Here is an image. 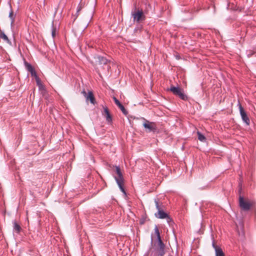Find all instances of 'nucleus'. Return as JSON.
Masks as SVG:
<instances>
[{"label": "nucleus", "instance_id": "nucleus-1", "mask_svg": "<svg viewBox=\"0 0 256 256\" xmlns=\"http://www.w3.org/2000/svg\"><path fill=\"white\" fill-rule=\"evenodd\" d=\"M96 65H100L106 72H109L110 69V62L105 57L98 56L94 57Z\"/></svg>", "mask_w": 256, "mask_h": 256}, {"label": "nucleus", "instance_id": "nucleus-2", "mask_svg": "<svg viewBox=\"0 0 256 256\" xmlns=\"http://www.w3.org/2000/svg\"><path fill=\"white\" fill-rule=\"evenodd\" d=\"M116 172L118 176L114 177L115 180L122 192L126 195V192L124 186V178L119 166H116Z\"/></svg>", "mask_w": 256, "mask_h": 256}, {"label": "nucleus", "instance_id": "nucleus-3", "mask_svg": "<svg viewBox=\"0 0 256 256\" xmlns=\"http://www.w3.org/2000/svg\"><path fill=\"white\" fill-rule=\"evenodd\" d=\"M168 90L172 92L174 95L178 96L180 99L184 100H188V96L184 94V90L180 87H175L174 86H171Z\"/></svg>", "mask_w": 256, "mask_h": 256}, {"label": "nucleus", "instance_id": "nucleus-4", "mask_svg": "<svg viewBox=\"0 0 256 256\" xmlns=\"http://www.w3.org/2000/svg\"><path fill=\"white\" fill-rule=\"evenodd\" d=\"M144 120V122L143 124L144 127L148 130V132H159V130L156 126V124L154 122H150L149 120L143 118Z\"/></svg>", "mask_w": 256, "mask_h": 256}, {"label": "nucleus", "instance_id": "nucleus-5", "mask_svg": "<svg viewBox=\"0 0 256 256\" xmlns=\"http://www.w3.org/2000/svg\"><path fill=\"white\" fill-rule=\"evenodd\" d=\"M134 21L138 23H140L142 22L145 20L146 17L144 15L142 10H138L134 12H132V14Z\"/></svg>", "mask_w": 256, "mask_h": 256}, {"label": "nucleus", "instance_id": "nucleus-6", "mask_svg": "<svg viewBox=\"0 0 256 256\" xmlns=\"http://www.w3.org/2000/svg\"><path fill=\"white\" fill-rule=\"evenodd\" d=\"M239 206L242 210L248 211L250 210L252 204L249 202L244 200V197L240 195Z\"/></svg>", "mask_w": 256, "mask_h": 256}, {"label": "nucleus", "instance_id": "nucleus-7", "mask_svg": "<svg viewBox=\"0 0 256 256\" xmlns=\"http://www.w3.org/2000/svg\"><path fill=\"white\" fill-rule=\"evenodd\" d=\"M239 109L240 116L242 117V120L243 122L247 125L249 126L250 124V120L248 116L247 115L246 112L244 110V108L242 106V105L239 103Z\"/></svg>", "mask_w": 256, "mask_h": 256}, {"label": "nucleus", "instance_id": "nucleus-8", "mask_svg": "<svg viewBox=\"0 0 256 256\" xmlns=\"http://www.w3.org/2000/svg\"><path fill=\"white\" fill-rule=\"evenodd\" d=\"M82 93L86 98V100H90V103L93 104H95L96 103L92 92L89 91L87 93L84 90L82 91Z\"/></svg>", "mask_w": 256, "mask_h": 256}, {"label": "nucleus", "instance_id": "nucleus-9", "mask_svg": "<svg viewBox=\"0 0 256 256\" xmlns=\"http://www.w3.org/2000/svg\"><path fill=\"white\" fill-rule=\"evenodd\" d=\"M102 115L105 117L106 122L108 124H112V118L109 110L107 107L104 108Z\"/></svg>", "mask_w": 256, "mask_h": 256}, {"label": "nucleus", "instance_id": "nucleus-10", "mask_svg": "<svg viewBox=\"0 0 256 256\" xmlns=\"http://www.w3.org/2000/svg\"><path fill=\"white\" fill-rule=\"evenodd\" d=\"M154 230L158 240V248H165V245L161 239L158 228L156 226H155Z\"/></svg>", "mask_w": 256, "mask_h": 256}, {"label": "nucleus", "instance_id": "nucleus-11", "mask_svg": "<svg viewBox=\"0 0 256 256\" xmlns=\"http://www.w3.org/2000/svg\"><path fill=\"white\" fill-rule=\"evenodd\" d=\"M114 103L116 104L118 106V107L120 109L122 113L126 116L128 114V111L126 110L124 106L115 97L113 98Z\"/></svg>", "mask_w": 256, "mask_h": 256}, {"label": "nucleus", "instance_id": "nucleus-12", "mask_svg": "<svg viewBox=\"0 0 256 256\" xmlns=\"http://www.w3.org/2000/svg\"><path fill=\"white\" fill-rule=\"evenodd\" d=\"M212 246L215 250L216 256H225L222 249L215 244L214 240L212 242Z\"/></svg>", "mask_w": 256, "mask_h": 256}, {"label": "nucleus", "instance_id": "nucleus-13", "mask_svg": "<svg viewBox=\"0 0 256 256\" xmlns=\"http://www.w3.org/2000/svg\"><path fill=\"white\" fill-rule=\"evenodd\" d=\"M154 201L158 211L164 209L165 206L164 204L160 200V199L158 198H155Z\"/></svg>", "mask_w": 256, "mask_h": 256}, {"label": "nucleus", "instance_id": "nucleus-14", "mask_svg": "<svg viewBox=\"0 0 256 256\" xmlns=\"http://www.w3.org/2000/svg\"><path fill=\"white\" fill-rule=\"evenodd\" d=\"M164 210L158 211L156 213L154 214L156 218L160 219H164L168 217V214L165 212Z\"/></svg>", "mask_w": 256, "mask_h": 256}, {"label": "nucleus", "instance_id": "nucleus-15", "mask_svg": "<svg viewBox=\"0 0 256 256\" xmlns=\"http://www.w3.org/2000/svg\"><path fill=\"white\" fill-rule=\"evenodd\" d=\"M14 224V230L17 232L19 233L21 230L22 228L20 226L16 221H14L13 222Z\"/></svg>", "mask_w": 256, "mask_h": 256}, {"label": "nucleus", "instance_id": "nucleus-16", "mask_svg": "<svg viewBox=\"0 0 256 256\" xmlns=\"http://www.w3.org/2000/svg\"><path fill=\"white\" fill-rule=\"evenodd\" d=\"M0 38L4 40L8 44H10L11 42L8 39V37L3 32L0 31Z\"/></svg>", "mask_w": 256, "mask_h": 256}, {"label": "nucleus", "instance_id": "nucleus-17", "mask_svg": "<svg viewBox=\"0 0 256 256\" xmlns=\"http://www.w3.org/2000/svg\"><path fill=\"white\" fill-rule=\"evenodd\" d=\"M16 15L14 14V12L12 10H11L10 14H9V18L11 20V24H13L14 22Z\"/></svg>", "mask_w": 256, "mask_h": 256}, {"label": "nucleus", "instance_id": "nucleus-18", "mask_svg": "<svg viewBox=\"0 0 256 256\" xmlns=\"http://www.w3.org/2000/svg\"><path fill=\"white\" fill-rule=\"evenodd\" d=\"M198 134V140H200L201 142H205L206 140V137L201 134L200 132H197Z\"/></svg>", "mask_w": 256, "mask_h": 256}, {"label": "nucleus", "instance_id": "nucleus-19", "mask_svg": "<svg viewBox=\"0 0 256 256\" xmlns=\"http://www.w3.org/2000/svg\"><path fill=\"white\" fill-rule=\"evenodd\" d=\"M157 252H158V256H163L164 254V248H158Z\"/></svg>", "mask_w": 256, "mask_h": 256}, {"label": "nucleus", "instance_id": "nucleus-20", "mask_svg": "<svg viewBox=\"0 0 256 256\" xmlns=\"http://www.w3.org/2000/svg\"><path fill=\"white\" fill-rule=\"evenodd\" d=\"M25 65H26V67L27 70L29 72H31L34 70V68L32 67V66L30 64H29L28 62H26Z\"/></svg>", "mask_w": 256, "mask_h": 256}, {"label": "nucleus", "instance_id": "nucleus-21", "mask_svg": "<svg viewBox=\"0 0 256 256\" xmlns=\"http://www.w3.org/2000/svg\"><path fill=\"white\" fill-rule=\"evenodd\" d=\"M35 80H36L37 86H38L40 88V87H42V84L41 80L40 78L38 76V77L36 78H35Z\"/></svg>", "mask_w": 256, "mask_h": 256}, {"label": "nucleus", "instance_id": "nucleus-22", "mask_svg": "<svg viewBox=\"0 0 256 256\" xmlns=\"http://www.w3.org/2000/svg\"><path fill=\"white\" fill-rule=\"evenodd\" d=\"M247 56L248 58H250L252 56H256V52L252 50H249L248 52Z\"/></svg>", "mask_w": 256, "mask_h": 256}, {"label": "nucleus", "instance_id": "nucleus-23", "mask_svg": "<svg viewBox=\"0 0 256 256\" xmlns=\"http://www.w3.org/2000/svg\"><path fill=\"white\" fill-rule=\"evenodd\" d=\"M166 221L170 226H171L174 224V222L172 218L168 215V217H166Z\"/></svg>", "mask_w": 256, "mask_h": 256}, {"label": "nucleus", "instance_id": "nucleus-24", "mask_svg": "<svg viewBox=\"0 0 256 256\" xmlns=\"http://www.w3.org/2000/svg\"><path fill=\"white\" fill-rule=\"evenodd\" d=\"M56 28L54 27V26H52V36L53 38H54L56 36Z\"/></svg>", "mask_w": 256, "mask_h": 256}, {"label": "nucleus", "instance_id": "nucleus-25", "mask_svg": "<svg viewBox=\"0 0 256 256\" xmlns=\"http://www.w3.org/2000/svg\"><path fill=\"white\" fill-rule=\"evenodd\" d=\"M200 8H194L191 10V12L192 14L197 13L198 12V11L200 10Z\"/></svg>", "mask_w": 256, "mask_h": 256}, {"label": "nucleus", "instance_id": "nucleus-26", "mask_svg": "<svg viewBox=\"0 0 256 256\" xmlns=\"http://www.w3.org/2000/svg\"><path fill=\"white\" fill-rule=\"evenodd\" d=\"M30 73V74H31V76H34L35 78H36L38 77V75H37V74H36V72L35 70H34L33 71L31 72Z\"/></svg>", "mask_w": 256, "mask_h": 256}, {"label": "nucleus", "instance_id": "nucleus-27", "mask_svg": "<svg viewBox=\"0 0 256 256\" xmlns=\"http://www.w3.org/2000/svg\"><path fill=\"white\" fill-rule=\"evenodd\" d=\"M82 8V6L80 4H79L77 7V10H76L77 16L79 14V12L81 10Z\"/></svg>", "mask_w": 256, "mask_h": 256}, {"label": "nucleus", "instance_id": "nucleus-28", "mask_svg": "<svg viewBox=\"0 0 256 256\" xmlns=\"http://www.w3.org/2000/svg\"><path fill=\"white\" fill-rule=\"evenodd\" d=\"M145 222V219L144 218H141L140 220V224L142 225L144 224Z\"/></svg>", "mask_w": 256, "mask_h": 256}, {"label": "nucleus", "instance_id": "nucleus-29", "mask_svg": "<svg viewBox=\"0 0 256 256\" xmlns=\"http://www.w3.org/2000/svg\"><path fill=\"white\" fill-rule=\"evenodd\" d=\"M242 190V184H239V190H238V192L240 194Z\"/></svg>", "mask_w": 256, "mask_h": 256}, {"label": "nucleus", "instance_id": "nucleus-30", "mask_svg": "<svg viewBox=\"0 0 256 256\" xmlns=\"http://www.w3.org/2000/svg\"><path fill=\"white\" fill-rule=\"evenodd\" d=\"M152 239H153V238H152Z\"/></svg>", "mask_w": 256, "mask_h": 256}]
</instances>
